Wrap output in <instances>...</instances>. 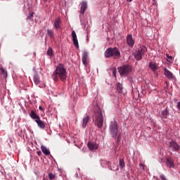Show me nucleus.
Segmentation results:
<instances>
[{"label":"nucleus","mask_w":180,"mask_h":180,"mask_svg":"<svg viewBox=\"0 0 180 180\" xmlns=\"http://www.w3.org/2000/svg\"><path fill=\"white\" fill-rule=\"evenodd\" d=\"M52 78L55 82H57L59 79H60L63 82H65L67 79V70L64 67V65L60 63L56 68L55 71L52 75Z\"/></svg>","instance_id":"obj_1"},{"label":"nucleus","mask_w":180,"mask_h":180,"mask_svg":"<svg viewBox=\"0 0 180 180\" xmlns=\"http://www.w3.org/2000/svg\"><path fill=\"white\" fill-rule=\"evenodd\" d=\"M94 113L95 124L98 127V129H101L102 126H103V116H102V111L101 110V108L96 106L94 108Z\"/></svg>","instance_id":"obj_2"},{"label":"nucleus","mask_w":180,"mask_h":180,"mask_svg":"<svg viewBox=\"0 0 180 180\" xmlns=\"http://www.w3.org/2000/svg\"><path fill=\"white\" fill-rule=\"evenodd\" d=\"M104 56L105 58H110V57H113L115 60H119L120 58V51L119 49L115 48H108L104 52Z\"/></svg>","instance_id":"obj_3"},{"label":"nucleus","mask_w":180,"mask_h":180,"mask_svg":"<svg viewBox=\"0 0 180 180\" xmlns=\"http://www.w3.org/2000/svg\"><path fill=\"white\" fill-rule=\"evenodd\" d=\"M109 130L112 137H116L117 136V134L119 133V125L117 124V122L115 121V120L110 122Z\"/></svg>","instance_id":"obj_4"},{"label":"nucleus","mask_w":180,"mask_h":180,"mask_svg":"<svg viewBox=\"0 0 180 180\" xmlns=\"http://www.w3.org/2000/svg\"><path fill=\"white\" fill-rule=\"evenodd\" d=\"M147 51V48L146 46H142L141 49H138L134 53V58L136 61H140L143 59V56L146 54Z\"/></svg>","instance_id":"obj_5"},{"label":"nucleus","mask_w":180,"mask_h":180,"mask_svg":"<svg viewBox=\"0 0 180 180\" xmlns=\"http://www.w3.org/2000/svg\"><path fill=\"white\" fill-rule=\"evenodd\" d=\"M118 72L120 75H127L131 72V68L127 65H124L118 68Z\"/></svg>","instance_id":"obj_6"},{"label":"nucleus","mask_w":180,"mask_h":180,"mask_svg":"<svg viewBox=\"0 0 180 180\" xmlns=\"http://www.w3.org/2000/svg\"><path fill=\"white\" fill-rule=\"evenodd\" d=\"M169 148H172L173 151L178 152L180 150V146L175 141H172L169 143Z\"/></svg>","instance_id":"obj_7"},{"label":"nucleus","mask_w":180,"mask_h":180,"mask_svg":"<svg viewBox=\"0 0 180 180\" xmlns=\"http://www.w3.org/2000/svg\"><path fill=\"white\" fill-rule=\"evenodd\" d=\"M53 27L56 30H58V29L61 28V18L60 17H57L53 22Z\"/></svg>","instance_id":"obj_8"},{"label":"nucleus","mask_w":180,"mask_h":180,"mask_svg":"<svg viewBox=\"0 0 180 180\" xmlns=\"http://www.w3.org/2000/svg\"><path fill=\"white\" fill-rule=\"evenodd\" d=\"M72 37L74 46L78 49L79 47V45L78 44V39L77 38V33L74 30L72 31Z\"/></svg>","instance_id":"obj_9"},{"label":"nucleus","mask_w":180,"mask_h":180,"mask_svg":"<svg viewBox=\"0 0 180 180\" xmlns=\"http://www.w3.org/2000/svg\"><path fill=\"white\" fill-rule=\"evenodd\" d=\"M127 43L129 47H133V46H134V39H133V36H131V34H128L127 36Z\"/></svg>","instance_id":"obj_10"},{"label":"nucleus","mask_w":180,"mask_h":180,"mask_svg":"<svg viewBox=\"0 0 180 180\" xmlns=\"http://www.w3.org/2000/svg\"><path fill=\"white\" fill-rule=\"evenodd\" d=\"M35 122L39 129H41L42 130H44V129H46V124H44V122L41 121L40 118L37 120Z\"/></svg>","instance_id":"obj_11"},{"label":"nucleus","mask_w":180,"mask_h":180,"mask_svg":"<svg viewBox=\"0 0 180 180\" xmlns=\"http://www.w3.org/2000/svg\"><path fill=\"white\" fill-rule=\"evenodd\" d=\"M164 74L168 79H174V75L172 72H171L169 70H168L167 68L165 69Z\"/></svg>","instance_id":"obj_12"},{"label":"nucleus","mask_w":180,"mask_h":180,"mask_svg":"<svg viewBox=\"0 0 180 180\" xmlns=\"http://www.w3.org/2000/svg\"><path fill=\"white\" fill-rule=\"evenodd\" d=\"M166 165L169 168H174V167H175V164L174 163V160H172V158H167L166 162Z\"/></svg>","instance_id":"obj_13"},{"label":"nucleus","mask_w":180,"mask_h":180,"mask_svg":"<svg viewBox=\"0 0 180 180\" xmlns=\"http://www.w3.org/2000/svg\"><path fill=\"white\" fill-rule=\"evenodd\" d=\"M82 63H83L84 65H88V52L83 53Z\"/></svg>","instance_id":"obj_14"},{"label":"nucleus","mask_w":180,"mask_h":180,"mask_svg":"<svg viewBox=\"0 0 180 180\" xmlns=\"http://www.w3.org/2000/svg\"><path fill=\"white\" fill-rule=\"evenodd\" d=\"M80 6H81V10H80L81 13H84L85 11H86V8H88V4H86V1H83L80 4Z\"/></svg>","instance_id":"obj_15"},{"label":"nucleus","mask_w":180,"mask_h":180,"mask_svg":"<svg viewBox=\"0 0 180 180\" xmlns=\"http://www.w3.org/2000/svg\"><path fill=\"white\" fill-rule=\"evenodd\" d=\"M33 82L35 85H40V77H39V74H35L34 75Z\"/></svg>","instance_id":"obj_16"},{"label":"nucleus","mask_w":180,"mask_h":180,"mask_svg":"<svg viewBox=\"0 0 180 180\" xmlns=\"http://www.w3.org/2000/svg\"><path fill=\"white\" fill-rule=\"evenodd\" d=\"M30 116L32 119H34V120H35V122L37 120H38V119H40V117H39V115H37V114H36V112H34V110H32L30 113Z\"/></svg>","instance_id":"obj_17"},{"label":"nucleus","mask_w":180,"mask_h":180,"mask_svg":"<svg viewBox=\"0 0 180 180\" xmlns=\"http://www.w3.org/2000/svg\"><path fill=\"white\" fill-rule=\"evenodd\" d=\"M41 150L42 153L45 154V155H50V150L47 149V148L44 146H41Z\"/></svg>","instance_id":"obj_18"},{"label":"nucleus","mask_w":180,"mask_h":180,"mask_svg":"<svg viewBox=\"0 0 180 180\" xmlns=\"http://www.w3.org/2000/svg\"><path fill=\"white\" fill-rule=\"evenodd\" d=\"M148 67H149V68H150V70H152V71H155V70H157V68H158L157 65L153 62L149 63Z\"/></svg>","instance_id":"obj_19"},{"label":"nucleus","mask_w":180,"mask_h":180,"mask_svg":"<svg viewBox=\"0 0 180 180\" xmlns=\"http://www.w3.org/2000/svg\"><path fill=\"white\" fill-rule=\"evenodd\" d=\"M46 33H47L48 36H49V37L51 39H54V30H46Z\"/></svg>","instance_id":"obj_20"},{"label":"nucleus","mask_w":180,"mask_h":180,"mask_svg":"<svg viewBox=\"0 0 180 180\" xmlns=\"http://www.w3.org/2000/svg\"><path fill=\"white\" fill-rule=\"evenodd\" d=\"M117 91L118 94H122V92H123V86L122 85V84L118 83L117 84Z\"/></svg>","instance_id":"obj_21"},{"label":"nucleus","mask_w":180,"mask_h":180,"mask_svg":"<svg viewBox=\"0 0 180 180\" xmlns=\"http://www.w3.org/2000/svg\"><path fill=\"white\" fill-rule=\"evenodd\" d=\"M119 164H120L121 169H123V168H124V167H126V164L124 163V160H123V159H120Z\"/></svg>","instance_id":"obj_22"},{"label":"nucleus","mask_w":180,"mask_h":180,"mask_svg":"<svg viewBox=\"0 0 180 180\" xmlns=\"http://www.w3.org/2000/svg\"><path fill=\"white\" fill-rule=\"evenodd\" d=\"M161 115H162V119H167L168 116V110H164L163 111H162Z\"/></svg>","instance_id":"obj_23"},{"label":"nucleus","mask_w":180,"mask_h":180,"mask_svg":"<svg viewBox=\"0 0 180 180\" xmlns=\"http://www.w3.org/2000/svg\"><path fill=\"white\" fill-rule=\"evenodd\" d=\"M98 148V144L96 143H91V150L94 151V150H96Z\"/></svg>","instance_id":"obj_24"},{"label":"nucleus","mask_w":180,"mask_h":180,"mask_svg":"<svg viewBox=\"0 0 180 180\" xmlns=\"http://www.w3.org/2000/svg\"><path fill=\"white\" fill-rule=\"evenodd\" d=\"M47 55L51 57L53 56V49L51 47H49L47 51Z\"/></svg>","instance_id":"obj_25"},{"label":"nucleus","mask_w":180,"mask_h":180,"mask_svg":"<svg viewBox=\"0 0 180 180\" xmlns=\"http://www.w3.org/2000/svg\"><path fill=\"white\" fill-rule=\"evenodd\" d=\"M88 124V117H85L83 120V127L85 129L86 127V124Z\"/></svg>","instance_id":"obj_26"},{"label":"nucleus","mask_w":180,"mask_h":180,"mask_svg":"<svg viewBox=\"0 0 180 180\" xmlns=\"http://www.w3.org/2000/svg\"><path fill=\"white\" fill-rule=\"evenodd\" d=\"M48 178L50 180L54 179L56 178V174H53V173H49L48 174Z\"/></svg>","instance_id":"obj_27"},{"label":"nucleus","mask_w":180,"mask_h":180,"mask_svg":"<svg viewBox=\"0 0 180 180\" xmlns=\"http://www.w3.org/2000/svg\"><path fill=\"white\" fill-rule=\"evenodd\" d=\"M166 57H167V61L169 62V63H172V60H173V58H172V56H169L168 53H167L166 54Z\"/></svg>","instance_id":"obj_28"},{"label":"nucleus","mask_w":180,"mask_h":180,"mask_svg":"<svg viewBox=\"0 0 180 180\" xmlns=\"http://www.w3.org/2000/svg\"><path fill=\"white\" fill-rule=\"evenodd\" d=\"M0 70L5 77H8V72L5 70H4V68H0Z\"/></svg>","instance_id":"obj_29"},{"label":"nucleus","mask_w":180,"mask_h":180,"mask_svg":"<svg viewBox=\"0 0 180 180\" xmlns=\"http://www.w3.org/2000/svg\"><path fill=\"white\" fill-rule=\"evenodd\" d=\"M87 147H88L89 150H91V141L88 142Z\"/></svg>","instance_id":"obj_30"},{"label":"nucleus","mask_w":180,"mask_h":180,"mask_svg":"<svg viewBox=\"0 0 180 180\" xmlns=\"http://www.w3.org/2000/svg\"><path fill=\"white\" fill-rule=\"evenodd\" d=\"M160 179H161L162 180H167V178H166L165 176H164V175H161V176H160Z\"/></svg>","instance_id":"obj_31"},{"label":"nucleus","mask_w":180,"mask_h":180,"mask_svg":"<svg viewBox=\"0 0 180 180\" xmlns=\"http://www.w3.org/2000/svg\"><path fill=\"white\" fill-rule=\"evenodd\" d=\"M177 108L180 110V102L177 103Z\"/></svg>","instance_id":"obj_32"},{"label":"nucleus","mask_w":180,"mask_h":180,"mask_svg":"<svg viewBox=\"0 0 180 180\" xmlns=\"http://www.w3.org/2000/svg\"><path fill=\"white\" fill-rule=\"evenodd\" d=\"M37 155H39V157H40V155H41V151H38L37 152Z\"/></svg>","instance_id":"obj_33"},{"label":"nucleus","mask_w":180,"mask_h":180,"mask_svg":"<svg viewBox=\"0 0 180 180\" xmlns=\"http://www.w3.org/2000/svg\"><path fill=\"white\" fill-rule=\"evenodd\" d=\"M87 39H89V32L88 31V29H87Z\"/></svg>","instance_id":"obj_34"},{"label":"nucleus","mask_w":180,"mask_h":180,"mask_svg":"<svg viewBox=\"0 0 180 180\" xmlns=\"http://www.w3.org/2000/svg\"><path fill=\"white\" fill-rule=\"evenodd\" d=\"M48 1L49 2H51V0H43L44 2H48Z\"/></svg>","instance_id":"obj_35"},{"label":"nucleus","mask_w":180,"mask_h":180,"mask_svg":"<svg viewBox=\"0 0 180 180\" xmlns=\"http://www.w3.org/2000/svg\"><path fill=\"white\" fill-rule=\"evenodd\" d=\"M140 167H143V169H144V165L142 163L140 164Z\"/></svg>","instance_id":"obj_36"},{"label":"nucleus","mask_w":180,"mask_h":180,"mask_svg":"<svg viewBox=\"0 0 180 180\" xmlns=\"http://www.w3.org/2000/svg\"><path fill=\"white\" fill-rule=\"evenodd\" d=\"M39 110H43V108H41V106H39Z\"/></svg>","instance_id":"obj_37"},{"label":"nucleus","mask_w":180,"mask_h":180,"mask_svg":"<svg viewBox=\"0 0 180 180\" xmlns=\"http://www.w3.org/2000/svg\"><path fill=\"white\" fill-rule=\"evenodd\" d=\"M127 2H132L133 0H127Z\"/></svg>","instance_id":"obj_38"},{"label":"nucleus","mask_w":180,"mask_h":180,"mask_svg":"<svg viewBox=\"0 0 180 180\" xmlns=\"http://www.w3.org/2000/svg\"><path fill=\"white\" fill-rule=\"evenodd\" d=\"M30 18H33V14H30Z\"/></svg>","instance_id":"obj_39"},{"label":"nucleus","mask_w":180,"mask_h":180,"mask_svg":"<svg viewBox=\"0 0 180 180\" xmlns=\"http://www.w3.org/2000/svg\"><path fill=\"white\" fill-rule=\"evenodd\" d=\"M120 140V135L118 136V141Z\"/></svg>","instance_id":"obj_40"},{"label":"nucleus","mask_w":180,"mask_h":180,"mask_svg":"<svg viewBox=\"0 0 180 180\" xmlns=\"http://www.w3.org/2000/svg\"><path fill=\"white\" fill-rule=\"evenodd\" d=\"M114 76L116 77V73L115 72V71L113 72Z\"/></svg>","instance_id":"obj_41"}]
</instances>
